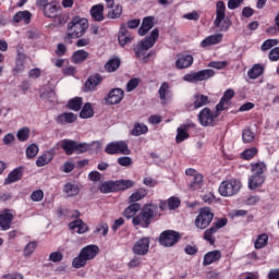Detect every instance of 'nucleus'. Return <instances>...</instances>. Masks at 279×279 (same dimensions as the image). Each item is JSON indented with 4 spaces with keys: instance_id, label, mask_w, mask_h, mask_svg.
I'll return each mask as SVG.
<instances>
[{
    "instance_id": "f257e3e1",
    "label": "nucleus",
    "mask_w": 279,
    "mask_h": 279,
    "mask_svg": "<svg viewBox=\"0 0 279 279\" xmlns=\"http://www.w3.org/2000/svg\"><path fill=\"white\" fill-rule=\"evenodd\" d=\"M160 36V31L155 28L151 31L150 36L146 37L144 40L140 41L137 46L134 48V53L136 58L142 60V62L147 63L149 62V58L151 56L149 49L156 45L158 37Z\"/></svg>"
},
{
    "instance_id": "f03ea898",
    "label": "nucleus",
    "mask_w": 279,
    "mask_h": 279,
    "mask_svg": "<svg viewBox=\"0 0 279 279\" xmlns=\"http://www.w3.org/2000/svg\"><path fill=\"white\" fill-rule=\"evenodd\" d=\"M158 215V205L156 204H146L142 208L140 215L133 217V226H140V228H147L151 226V219Z\"/></svg>"
},
{
    "instance_id": "7ed1b4c3",
    "label": "nucleus",
    "mask_w": 279,
    "mask_h": 279,
    "mask_svg": "<svg viewBox=\"0 0 279 279\" xmlns=\"http://www.w3.org/2000/svg\"><path fill=\"white\" fill-rule=\"evenodd\" d=\"M98 253L99 247L95 244L84 246L78 255L73 258L72 267L74 269H82V267H86V263H88V260H93V258H95Z\"/></svg>"
},
{
    "instance_id": "20e7f679",
    "label": "nucleus",
    "mask_w": 279,
    "mask_h": 279,
    "mask_svg": "<svg viewBox=\"0 0 279 279\" xmlns=\"http://www.w3.org/2000/svg\"><path fill=\"white\" fill-rule=\"evenodd\" d=\"M86 32H88V20L81 16H74L68 23L66 38H82Z\"/></svg>"
},
{
    "instance_id": "39448f33",
    "label": "nucleus",
    "mask_w": 279,
    "mask_h": 279,
    "mask_svg": "<svg viewBox=\"0 0 279 279\" xmlns=\"http://www.w3.org/2000/svg\"><path fill=\"white\" fill-rule=\"evenodd\" d=\"M214 25L220 32H228L232 25L230 19L226 17V3L221 0L216 3V19Z\"/></svg>"
},
{
    "instance_id": "423d86ee",
    "label": "nucleus",
    "mask_w": 279,
    "mask_h": 279,
    "mask_svg": "<svg viewBox=\"0 0 279 279\" xmlns=\"http://www.w3.org/2000/svg\"><path fill=\"white\" fill-rule=\"evenodd\" d=\"M241 181L236 179H230L222 181L219 185V193L222 197H234L241 191Z\"/></svg>"
},
{
    "instance_id": "0eeeda50",
    "label": "nucleus",
    "mask_w": 279,
    "mask_h": 279,
    "mask_svg": "<svg viewBox=\"0 0 279 279\" xmlns=\"http://www.w3.org/2000/svg\"><path fill=\"white\" fill-rule=\"evenodd\" d=\"M105 151L110 156H114L117 154H122V156H130V154H132V150H130L128 142L125 141H116L107 144Z\"/></svg>"
},
{
    "instance_id": "6e6552de",
    "label": "nucleus",
    "mask_w": 279,
    "mask_h": 279,
    "mask_svg": "<svg viewBox=\"0 0 279 279\" xmlns=\"http://www.w3.org/2000/svg\"><path fill=\"white\" fill-rule=\"evenodd\" d=\"M214 217H215V214H213L210 208L208 207L202 208L195 219L196 228H198V230H206V228H208L213 222Z\"/></svg>"
},
{
    "instance_id": "1a4fd4ad",
    "label": "nucleus",
    "mask_w": 279,
    "mask_h": 279,
    "mask_svg": "<svg viewBox=\"0 0 279 279\" xmlns=\"http://www.w3.org/2000/svg\"><path fill=\"white\" fill-rule=\"evenodd\" d=\"M210 77H215V70L207 69L185 74L183 76V81L195 84L196 82H204L206 80H210Z\"/></svg>"
},
{
    "instance_id": "9d476101",
    "label": "nucleus",
    "mask_w": 279,
    "mask_h": 279,
    "mask_svg": "<svg viewBox=\"0 0 279 279\" xmlns=\"http://www.w3.org/2000/svg\"><path fill=\"white\" fill-rule=\"evenodd\" d=\"M180 241V233L173 230H166L159 235V243L163 247H173Z\"/></svg>"
},
{
    "instance_id": "9b49d317",
    "label": "nucleus",
    "mask_w": 279,
    "mask_h": 279,
    "mask_svg": "<svg viewBox=\"0 0 279 279\" xmlns=\"http://www.w3.org/2000/svg\"><path fill=\"white\" fill-rule=\"evenodd\" d=\"M133 254L136 256H145L149 252V238L140 239L132 248Z\"/></svg>"
},
{
    "instance_id": "f8f14e48",
    "label": "nucleus",
    "mask_w": 279,
    "mask_h": 279,
    "mask_svg": "<svg viewBox=\"0 0 279 279\" xmlns=\"http://www.w3.org/2000/svg\"><path fill=\"white\" fill-rule=\"evenodd\" d=\"M102 80L104 78L99 74L89 76L84 84V93H95V90H97V86L101 84Z\"/></svg>"
},
{
    "instance_id": "ddd939ff",
    "label": "nucleus",
    "mask_w": 279,
    "mask_h": 279,
    "mask_svg": "<svg viewBox=\"0 0 279 279\" xmlns=\"http://www.w3.org/2000/svg\"><path fill=\"white\" fill-rule=\"evenodd\" d=\"M216 117L217 116H215V113H213L208 108H204L198 114V121L201 125L208 128V125H213V123H215Z\"/></svg>"
},
{
    "instance_id": "4468645a",
    "label": "nucleus",
    "mask_w": 279,
    "mask_h": 279,
    "mask_svg": "<svg viewBox=\"0 0 279 279\" xmlns=\"http://www.w3.org/2000/svg\"><path fill=\"white\" fill-rule=\"evenodd\" d=\"M123 95H124L123 89L113 88L109 92V94L106 98V102L109 106H117V104H121V101H123Z\"/></svg>"
},
{
    "instance_id": "2eb2a0df",
    "label": "nucleus",
    "mask_w": 279,
    "mask_h": 279,
    "mask_svg": "<svg viewBox=\"0 0 279 279\" xmlns=\"http://www.w3.org/2000/svg\"><path fill=\"white\" fill-rule=\"evenodd\" d=\"M221 40H223V34H221V33L209 35L201 41L199 47L202 49H208V47L219 45V43H221Z\"/></svg>"
},
{
    "instance_id": "dca6fc26",
    "label": "nucleus",
    "mask_w": 279,
    "mask_h": 279,
    "mask_svg": "<svg viewBox=\"0 0 279 279\" xmlns=\"http://www.w3.org/2000/svg\"><path fill=\"white\" fill-rule=\"evenodd\" d=\"M194 102L187 105V110L193 112V110H199V108H204L208 104V96H204L202 94L194 95Z\"/></svg>"
},
{
    "instance_id": "f3484780",
    "label": "nucleus",
    "mask_w": 279,
    "mask_h": 279,
    "mask_svg": "<svg viewBox=\"0 0 279 279\" xmlns=\"http://www.w3.org/2000/svg\"><path fill=\"white\" fill-rule=\"evenodd\" d=\"M12 219H14V215H12V211L10 209H4L0 214V228L1 230H10L12 228Z\"/></svg>"
},
{
    "instance_id": "a211bd4d",
    "label": "nucleus",
    "mask_w": 279,
    "mask_h": 279,
    "mask_svg": "<svg viewBox=\"0 0 279 279\" xmlns=\"http://www.w3.org/2000/svg\"><path fill=\"white\" fill-rule=\"evenodd\" d=\"M234 97V89L229 88L223 93L222 98L220 99L219 104L216 106L217 112H221L228 108V104Z\"/></svg>"
},
{
    "instance_id": "6ab92c4d",
    "label": "nucleus",
    "mask_w": 279,
    "mask_h": 279,
    "mask_svg": "<svg viewBox=\"0 0 279 279\" xmlns=\"http://www.w3.org/2000/svg\"><path fill=\"white\" fill-rule=\"evenodd\" d=\"M25 60H27V56L23 52V48L19 47L15 66L13 69L14 73H23L25 71Z\"/></svg>"
},
{
    "instance_id": "aec40b11",
    "label": "nucleus",
    "mask_w": 279,
    "mask_h": 279,
    "mask_svg": "<svg viewBox=\"0 0 279 279\" xmlns=\"http://www.w3.org/2000/svg\"><path fill=\"white\" fill-rule=\"evenodd\" d=\"M158 95L161 104H168L169 98L171 97V85H169L167 82H163L158 89Z\"/></svg>"
},
{
    "instance_id": "412c9836",
    "label": "nucleus",
    "mask_w": 279,
    "mask_h": 279,
    "mask_svg": "<svg viewBox=\"0 0 279 279\" xmlns=\"http://www.w3.org/2000/svg\"><path fill=\"white\" fill-rule=\"evenodd\" d=\"M218 260H221V251L219 250L210 251L205 254L203 259V265L205 267H208V265H213V263H217Z\"/></svg>"
},
{
    "instance_id": "4be33fe9",
    "label": "nucleus",
    "mask_w": 279,
    "mask_h": 279,
    "mask_svg": "<svg viewBox=\"0 0 279 279\" xmlns=\"http://www.w3.org/2000/svg\"><path fill=\"white\" fill-rule=\"evenodd\" d=\"M70 230H76L77 234H86L88 232L89 228L86 222L82 219H76L69 223Z\"/></svg>"
},
{
    "instance_id": "5701e85b",
    "label": "nucleus",
    "mask_w": 279,
    "mask_h": 279,
    "mask_svg": "<svg viewBox=\"0 0 279 279\" xmlns=\"http://www.w3.org/2000/svg\"><path fill=\"white\" fill-rule=\"evenodd\" d=\"M265 180H266L265 175L251 174L247 183L250 191H256V189H260V186L265 184Z\"/></svg>"
},
{
    "instance_id": "b1692460",
    "label": "nucleus",
    "mask_w": 279,
    "mask_h": 279,
    "mask_svg": "<svg viewBox=\"0 0 279 279\" xmlns=\"http://www.w3.org/2000/svg\"><path fill=\"white\" fill-rule=\"evenodd\" d=\"M193 65V56L191 54H182L179 56L175 61L177 69H189V66Z\"/></svg>"
},
{
    "instance_id": "393cba45",
    "label": "nucleus",
    "mask_w": 279,
    "mask_h": 279,
    "mask_svg": "<svg viewBox=\"0 0 279 279\" xmlns=\"http://www.w3.org/2000/svg\"><path fill=\"white\" fill-rule=\"evenodd\" d=\"M13 22L29 25V23H32V13L29 11H19L13 16Z\"/></svg>"
},
{
    "instance_id": "a878e982",
    "label": "nucleus",
    "mask_w": 279,
    "mask_h": 279,
    "mask_svg": "<svg viewBox=\"0 0 279 279\" xmlns=\"http://www.w3.org/2000/svg\"><path fill=\"white\" fill-rule=\"evenodd\" d=\"M75 121H77V116H75L73 112H64L56 118V122L59 123V125H64L65 123H75Z\"/></svg>"
},
{
    "instance_id": "bb28decb",
    "label": "nucleus",
    "mask_w": 279,
    "mask_h": 279,
    "mask_svg": "<svg viewBox=\"0 0 279 279\" xmlns=\"http://www.w3.org/2000/svg\"><path fill=\"white\" fill-rule=\"evenodd\" d=\"M118 40L122 47H125L128 43H132V34L128 32V28L125 26H121L118 35Z\"/></svg>"
},
{
    "instance_id": "cd10ccee",
    "label": "nucleus",
    "mask_w": 279,
    "mask_h": 279,
    "mask_svg": "<svg viewBox=\"0 0 279 279\" xmlns=\"http://www.w3.org/2000/svg\"><path fill=\"white\" fill-rule=\"evenodd\" d=\"M90 16L94 19V21L100 23V21H104V4H95L90 9Z\"/></svg>"
},
{
    "instance_id": "c85d7f7f",
    "label": "nucleus",
    "mask_w": 279,
    "mask_h": 279,
    "mask_svg": "<svg viewBox=\"0 0 279 279\" xmlns=\"http://www.w3.org/2000/svg\"><path fill=\"white\" fill-rule=\"evenodd\" d=\"M63 193H65V195H68V197H75L77 195H80V185H77V183H65L63 186Z\"/></svg>"
},
{
    "instance_id": "c756f323",
    "label": "nucleus",
    "mask_w": 279,
    "mask_h": 279,
    "mask_svg": "<svg viewBox=\"0 0 279 279\" xmlns=\"http://www.w3.org/2000/svg\"><path fill=\"white\" fill-rule=\"evenodd\" d=\"M154 27V17H144L141 27L138 28V35L145 36Z\"/></svg>"
},
{
    "instance_id": "7c9ffc66",
    "label": "nucleus",
    "mask_w": 279,
    "mask_h": 279,
    "mask_svg": "<svg viewBox=\"0 0 279 279\" xmlns=\"http://www.w3.org/2000/svg\"><path fill=\"white\" fill-rule=\"evenodd\" d=\"M138 210H141V204L133 203L124 209L123 217H125V219H132V218L134 219Z\"/></svg>"
},
{
    "instance_id": "2f4dec72",
    "label": "nucleus",
    "mask_w": 279,
    "mask_h": 279,
    "mask_svg": "<svg viewBox=\"0 0 279 279\" xmlns=\"http://www.w3.org/2000/svg\"><path fill=\"white\" fill-rule=\"evenodd\" d=\"M88 51L86 50H76L72 54V62L74 64H82V62H85V60H88Z\"/></svg>"
},
{
    "instance_id": "473e14b6",
    "label": "nucleus",
    "mask_w": 279,
    "mask_h": 279,
    "mask_svg": "<svg viewBox=\"0 0 279 279\" xmlns=\"http://www.w3.org/2000/svg\"><path fill=\"white\" fill-rule=\"evenodd\" d=\"M21 178H23V172L21 168H16L8 174L4 184H14V182H19Z\"/></svg>"
},
{
    "instance_id": "72a5a7b5",
    "label": "nucleus",
    "mask_w": 279,
    "mask_h": 279,
    "mask_svg": "<svg viewBox=\"0 0 279 279\" xmlns=\"http://www.w3.org/2000/svg\"><path fill=\"white\" fill-rule=\"evenodd\" d=\"M60 145H61V148L63 149V151H65V154L68 156H71L75 151L76 142L73 140H63V141H61Z\"/></svg>"
},
{
    "instance_id": "f704fd0d",
    "label": "nucleus",
    "mask_w": 279,
    "mask_h": 279,
    "mask_svg": "<svg viewBox=\"0 0 279 279\" xmlns=\"http://www.w3.org/2000/svg\"><path fill=\"white\" fill-rule=\"evenodd\" d=\"M43 10L45 16L48 19H53L58 14V3L49 2Z\"/></svg>"
},
{
    "instance_id": "c9c22d12",
    "label": "nucleus",
    "mask_w": 279,
    "mask_h": 279,
    "mask_svg": "<svg viewBox=\"0 0 279 279\" xmlns=\"http://www.w3.org/2000/svg\"><path fill=\"white\" fill-rule=\"evenodd\" d=\"M100 193H114L117 192V181H106L99 186Z\"/></svg>"
},
{
    "instance_id": "e433bc0d",
    "label": "nucleus",
    "mask_w": 279,
    "mask_h": 279,
    "mask_svg": "<svg viewBox=\"0 0 279 279\" xmlns=\"http://www.w3.org/2000/svg\"><path fill=\"white\" fill-rule=\"evenodd\" d=\"M144 197H147V190L140 189L130 195L129 202L130 204H136V202H141V199H144Z\"/></svg>"
},
{
    "instance_id": "4c0bfd02",
    "label": "nucleus",
    "mask_w": 279,
    "mask_h": 279,
    "mask_svg": "<svg viewBox=\"0 0 279 279\" xmlns=\"http://www.w3.org/2000/svg\"><path fill=\"white\" fill-rule=\"evenodd\" d=\"M51 160H53V153L47 151L37 158L36 166L45 167V165H49Z\"/></svg>"
},
{
    "instance_id": "58836bf2",
    "label": "nucleus",
    "mask_w": 279,
    "mask_h": 279,
    "mask_svg": "<svg viewBox=\"0 0 279 279\" xmlns=\"http://www.w3.org/2000/svg\"><path fill=\"white\" fill-rule=\"evenodd\" d=\"M187 131H189V125H181L178 128L177 136H175L177 143H182V142L186 141V138H189Z\"/></svg>"
},
{
    "instance_id": "ea45409f",
    "label": "nucleus",
    "mask_w": 279,
    "mask_h": 279,
    "mask_svg": "<svg viewBox=\"0 0 279 279\" xmlns=\"http://www.w3.org/2000/svg\"><path fill=\"white\" fill-rule=\"evenodd\" d=\"M263 71H265V68L260 64H255L251 70L247 72V76L250 80H256L263 75Z\"/></svg>"
},
{
    "instance_id": "a19ab883",
    "label": "nucleus",
    "mask_w": 279,
    "mask_h": 279,
    "mask_svg": "<svg viewBox=\"0 0 279 279\" xmlns=\"http://www.w3.org/2000/svg\"><path fill=\"white\" fill-rule=\"evenodd\" d=\"M268 242H269V235H267V233H262L257 235L254 242L255 250H263V247H266Z\"/></svg>"
},
{
    "instance_id": "79ce46f5",
    "label": "nucleus",
    "mask_w": 279,
    "mask_h": 279,
    "mask_svg": "<svg viewBox=\"0 0 279 279\" xmlns=\"http://www.w3.org/2000/svg\"><path fill=\"white\" fill-rule=\"evenodd\" d=\"M119 66H121V60H119V58H113L105 64V70L107 73H114Z\"/></svg>"
},
{
    "instance_id": "37998d69",
    "label": "nucleus",
    "mask_w": 279,
    "mask_h": 279,
    "mask_svg": "<svg viewBox=\"0 0 279 279\" xmlns=\"http://www.w3.org/2000/svg\"><path fill=\"white\" fill-rule=\"evenodd\" d=\"M251 171L252 175H265V171H267V166L265 165V162L253 163Z\"/></svg>"
},
{
    "instance_id": "c03bdc74",
    "label": "nucleus",
    "mask_w": 279,
    "mask_h": 279,
    "mask_svg": "<svg viewBox=\"0 0 279 279\" xmlns=\"http://www.w3.org/2000/svg\"><path fill=\"white\" fill-rule=\"evenodd\" d=\"M148 131L149 129L147 128V125H145L144 123L136 122L131 134L132 136H141L143 134H147Z\"/></svg>"
},
{
    "instance_id": "a18cd8bd",
    "label": "nucleus",
    "mask_w": 279,
    "mask_h": 279,
    "mask_svg": "<svg viewBox=\"0 0 279 279\" xmlns=\"http://www.w3.org/2000/svg\"><path fill=\"white\" fill-rule=\"evenodd\" d=\"M94 114L95 111H93V106L89 102L85 104L80 112L81 119H90Z\"/></svg>"
},
{
    "instance_id": "49530a36",
    "label": "nucleus",
    "mask_w": 279,
    "mask_h": 279,
    "mask_svg": "<svg viewBox=\"0 0 279 279\" xmlns=\"http://www.w3.org/2000/svg\"><path fill=\"white\" fill-rule=\"evenodd\" d=\"M117 191H128L134 186V181L132 180H118L116 181Z\"/></svg>"
},
{
    "instance_id": "de8ad7c7",
    "label": "nucleus",
    "mask_w": 279,
    "mask_h": 279,
    "mask_svg": "<svg viewBox=\"0 0 279 279\" xmlns=\"http://www.w3.org/2000/svg\"><path fill=\"white\" fill-rule=\"evenodd\" d=\"M254 138H256V134L252 132L250 128H246L242 132V141L243 143H254Z\"/></svg>"
},
{
    "instance_id": "09e8293b",
    "label": "nucleus",
    "mask_w": 279,
    "mask_h": 279,
    "mask_svg": "<svg viewBox=\"0 0 279 279\" xmlns=\"http://www.w3.org/2000/svg\"><path fill=\"white\" fill-rule=\"evenodd\" d=\"M38 145L36 144H31L27 148H26V158L32 159V158H36L38 156Z\"/></svg>"
},
{
    "instance_id": "8fccbe9b",
    "label": "nucleus",
    "mask_w": 279,
    "mask_h": 279,
    "mask_svg": "<svg viewBox=\"0 0 279 279\" xmlns=\"http://www.w3.org/2000/svg\"><path fill=\"white\" fill-rule=\"evenodd\" d=\"M215 233H217V229H214L213 227L207 229L204 233L205 241H207V243H209L210 245L215 244Z\"/></svg>"
},
{
    "instance_id": "3c124183",
    "label": "nucleus",
    "mask_w": 279,
    "mask_h": 279,
    "mask_svg": "<svg viewBox=\"0 0 279 279\" xmlns=\"http://www.w3.org/2000/svg\"><path fill=\"white\" fill-rule=\"evenodd\" d=\"M69 108L70 110H74L75 112H78V110H82V98L76 97L74 99H71L69 101Z\"/></svg>"
},
{
    "instance_id": "603ef678",
    "label": "nucleus",
    "mask_w": 279,
    "mask_h": 279,
    "mask_svg": "<svg viewBox=\"0 0 279 279\" xmlns=\"http://www.w3.org/2000/svg\"><path fill=\"white\" fill-rule=\"evenodd\" d=\"M108 223L106 222H100L99 225H97V227L94 230V234H101L102 236H106L108 234Z\"/></svg>"
},
{
    "instance_id": "864d4df0",
    "label": "nucleus",
    "mask_w": 279,
    "mask_h": 279,
    "mask_svg": "<svg viewBox=\"0 0 279 279\" xmlns=\"http://www.w3.org/2000/svg\"><path fill=\"white\" fill-rule=\"evenodd\" d=\"M202 182H204V177L199 173L195 174L191 183V189H193V191H196V189H201Z\"/></svg>"
},
{
    "instance_id": "5fc2aeb1",
    "label": "nucleus",
    "mask_w": 279,
    "mask_h": 279,
    "mask_svg": "<svg viewBox=\"0 0 279 279\" xmlns=\"http://www.w3.org/2000/svg\"><path fill=\"white\" fill-rule=\"evenodd\" d=\"M17 140L21 141V143H25L27 138H29V129L28 128H22L16 133Z\"/></svg>"
},
{
    "instance_id": "6e6d98bb",
    "label": "nucleus",
    "mask_w": 279,
    "mask_h": 279,
    "mask_svg": "<svg viewBox=\"0 0 279 279\" xmlns=\"http://www.w3.org/2000/svg\"><path fill=\"white\" fill-rule=\"evenodd\" d=\"M256 154H258L256 147L247 148L242 153V158H244V160H252Z\"/></svg>"
},
{
    "instance_id": "4d7b16f0",
    "label": "nucleus",
    "mask_w": 279,
    "mask_h": 279,
    "mask_svg": "<svg viewBox=\"0 0 279 279\" xmlns=\"http://www.w3.org/2000/svg\"><path fill=\"white\" fill-rule=\"evenodd\" d=\"M278 43H279L278 39H267L263 43L260 49L262 51H269V49H271V47H276Z\"/></svg>"
},
{
    "instance_id": "13d9d810",
    "label": "nucleus",
    "mask_w": 279,
    "mask_h": 279,
    "mask_svg": "<svg viewBox=\"0 0 279 279\" xmlns=\"http://www.w3.org/2000/svg\"><path fill=\"white\" fill-rule=\"evenodd\" d=\"M121 14H123V7L116 5L114 9L109 11L108 17L109 19H119V16H121Z\"/></svg>"
},
{
    "instance_id": "bf43d9fd",
    "label": "nucleus",
    "mask_w": 279,
    "mask_h": 279,
    "mask_svg": "<svg viewBox=\"0 0 279 279\" xmlns=\"http://www.w3.org/2000/svg\"><path fill=\"white\" fill-rule=\"evenodd\" d=\"M138 84H141V80L131 78L126 84V92L132 93V90H136V88H138Z\"/></svg>"
},
{
    "instance_id": "052dcab7",
    "label": "nucleus",
    "mask_w": 279,
    "mask_h": 279,
    "mask_svg": "<svg viewBox=\"0 0 279 279\" xmlns=\"http://www.w3.org/2000/svg\"><path fill=\"white\" fill-rule=\"evenodd\" d=\"M75 153L76 154H84L86 151H88V149H90V144L87 143H77L75 144Z\"/></svg>"
},
{
    "instance_id": "680f3d73",
    "label": "nucleus",
    "mask_w": 279,
    "mask_h": 279,
    "mask_svg": "<svg viewBox=\"0 0 279 279\" xmlns=\"http://www.w3.org/2000/svg\"><path fill=\"white\" fill-rule=\"evenodd\" d=\"M208 66L210 69H217L218 71H221V69H226V66H228V61H211L208 63Z\"/></svg>"
},
{
    "instance_id": "e2e57ef3",
    "label": "nucleus",
    "mask_w": 279,
    "mask_h": 279,
    "mask_svg": "<svg viewBox=\"0 0 279 279\" xmlns=\"http://www.w3.org/2000/svg\"><path fill=\"white\" fill-rule=\"evenodd\" d=\"M45 198V192L43 190H36L31 194L32 202H43Z\"/></svg>"
},
{
    "instance_id": "0e129e2a",
    "label": "nucleus",
    "mask_w": 279,
    "mask_h": 279,
    "mask_svg": "<svg viewBox=\"0 0 279 279\" xmlns=\"http://www.w3.org/2000/svg\"><path fill=\"white\" fill-rule=\"evenodd\" d=\"M180 207V198L172 196L168 199V208L170 210H175V208Z\"/></svg>"
},
{
    "instance_id": "69168bd1",
    "label": "nucleus",
    "mask_w": 279,
    "mask_h": 279,
    "mask_svg": "<svg viewBox=\"0 0 279 279\" xmlns=\"http://www.w3.org/2000/svg\"><path fill=\"white\" fill-rule=\"evenodd\" d=\"M36 251V242H29L25 247H24V256H32L33 252Z\"/></svg>"
},
{
    "instance_id": "338daca9",
    "label": "nucleus",
    "mask_w": 279,
    "mask_h": 279,
    "mask_svg": "<svg viewBox=\"0 0 279 279\" xmlns=\"http://www.w3.org/2000/svg\"><path fill=\"white\" fill-rule=\"evenodd\" d=\"M118 165H120V167H131L132 157H120V158H118Z\"/></svg>"
},
{
    "instance_id": "774afa93",
    "label": "nucleus",
    "mask_w": 279,
    "mask_h": 279,
    "mask_svg": "<svg viewBox=\"0 0 279 279\" xmlns=\"http://www.w3.org/2000/svg\"><path fill=\"white\" fill-rule=\"evenodd\" d=\"M269 60L271 62H278L279 60V47L274 48L269 51Z\"/></svg>"
}]
</instances>
